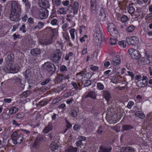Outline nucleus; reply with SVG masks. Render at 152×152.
Wrapping results in <instances>:
<instances>
[{"label": "nucleus", "mask_w": 152, "mask_h": 152, "mask_svg": "<svg viewBox=\"0 0 152 152\" xmlns=\"http://www.w3.org/2000/svg\"><path fill=\"white\" fill-rule=\"evenodd\" d=\"M19 8L18 4L16 1L12 2L10 18L12 21H17L20 20L18 11Z\"/></svg>", "instance_id": "f257e3e1"}, {"label": "nucleus", "mask_w": 152, "mask_h": 152, "mask_svg": "<svg viewBox=\"0 0 152 152\" xmlns=\"http://www.w3.org/2000/svg\"><path fill=\"white\" fill-rule=\"evenodd\" d=\"M69 1L68 0L64 1L62 2V4L65 6H68L66 9L68 12L69 13H73L74 15L77 14L79 4L76 1L73 2L72 5H69Z\"/></svg>", "instance_id": "f03ea898"}, {"label": "nucleus", "mask_w": 152, "mask_h": 152, "mask_svg": "<svg viewBox=\"0 0 152 152\" xmlns=\"http://www.w3.org/2000/svg\"><path fill=\"white\" fill-rule=\"evenodd\" d=\"M42 69L45 71L49 72L50 74H52L56 71V68L54 64L47 62L42 65Z\"/></svg>", "instance_id": "7ed1b4c3"}, {"label": "nucleus", "mask_w": 152, "mask_h": 152, "mask_svg": "<svg viewBox=\"0 0 152 152\" xmlns=\"http://www.w3.org/2000/svg\"><path fill=\"white\" fill-rule=\"evenodd\" d=\"M62 56L61 51L56 49L51 55L50 59L55 63H58L60 61Z\"/></svg>", "instance_id": "20e7f679"}, {"label": "nucleus", "mask_w": 152, "mask_h": 152, "mask_svg": "<svg viewBox=\"0 0 152 152\" xmlns=\"http://www.w3.org/2000/svg\"><path fill=\"white\" fill-rule=\"evenodd\" d=\"M11 137L13 141V143L15 144L21 143L23 139V135L22 133L18 134L14 132L11 135Z\"/></svg>", "instance_id": "39448f33"}, {"label": "nucleus", "mask_w": 152, "mask_h": 152, "mask_svg": "<svg viewBox=\"0 0 152 152\" xmlns=\"http://www.w3.org/2000/svg\"><path fill=\"white\" fill-rule=\"evenodd\" d=\"M94 37L96 42L98 43H100V41L102 39L100 29V28L98 26L96 27L94 31Z\"/></svg>", "instance_id": "423d86ee"}, {"label": "nucleus", "mask_w": 152, "mask_h": 152, "mask_svg": "<svg viewBox=\"0 0 152 152\" xmlns=\"http://www.w3.org/2000/svg\"><path fill=\"white\" fill-rule=\"evenodd\" d=\"M128 52L130 55L131 57L135 60L139 59L141 56L138 50L133 48L129 49L128 50Z\"/></svg>", "instance_id": "0eeeda50"}, {"label": "nucleus", "mask_w": 152, "mask_h": 152, "mask_svg": "<svg viewBox=\"0 0 152 152\" xmlns=\"http://www.w3.org/2000/svg\"><path fill=\"white\" fill-rule=\"evenodd\" d=\"M38 14L40 18L43 19L48 17V11L46 8H41L39 10Z\"/></svg>", "instance_id": "6e6552de"}, {"label": "nucleus", "mask_w": 152, "mask_h": 152, "mask_svg": "<svg viewBox=\"0 0 152 152\" xmlns=\"http://www.w3.org/2000/svg\"><path fill=\"white\" fill-rule=\"evenodd\" d=\"M126 41L129 45L136 46L138 43V39L135 36L128 37L126 39Z\"/></svg>", "instance_id": "1a4fd4ad"}, {"label": "nucleus", "mask_w": 152, "mask_h": 152, "mask_svg": "<svg viewBox=\"0 0 152 152\" xmlns=\"http://www.w3.org/2000/svg\"><path fill=\"white\" fill-rule=\"evenodd\" d=\"M53 37L51 36L46 39H41L39 40V42L42 45H47L51 44L53 42Z\"/></svg>", "instance_id": "9d476101"}, {"label": "nucleus", "mask_w": 152, "mask_h": 152, "mask_svg": "<svg viewBox=\"0 0 152 152\" xmlns=\"http://www.w3.org/2000/svg\"><path fill=\"white\" fill-rule=\"evenodd\" d=\"M38 3L41 7L48 8L49 7V3L47 0H39Z\"/></svg>", "instance_id": "9b49d317"}, {"label": "nucleus", "mask_w": 152, "mask_h": 152, "mask_svg": "<svg viewBox=\"0 0 152 152\" xmlns=\"http://www.w3.org/2000/svg\"><path fill=\"white\" fill-rule=\"evenodd\" d=\"M5 59L7 64H13L15 61L14 56L13 54L11 53L8 54Z\"/></svg>", "instance_id": "f8f14e48"}, {"label": "nucleus", "mask_w": 152, "mask_h": 152, "mask_svg": "<svg viewBox=\"0 0 152 152\" xmlns=\"http://www.w3.org/2000/svg\"><path fill=\"white\" fill-rule=\"evenodd\" d=\"M43 140V138L42 137H36L33 144V147L38 148L39 146Z\"/></svg>", "instance_id": "ddd939ff"}, {"label": "nucleus", "mask_w": 152, "mask_h": 152, "mask_svg": "<svg viewBox=\"0 0 152 152\" xmlns=\"http://www.w3.org/2000/svg\"><path fill=\"white\" fill-rule=\"evenodd\" d=\"M102 96L107 102H108L111 97V95L110 92L106 90H103L102 92Z\"/></svg>", "instance_id": "4468645a"}, {"label": "nucleus", "mask_w": 152, "mask_h": 152, "mask_svg": "<svg viewBox=\"0 0 152 152\" xmlns=\"http://www.w3.org/2000/svg\"><path fill=\"white\" fill-rule=\"evenodd\" d=\"M41 51L40 49L36 48L31 50L30 53L32 56H37L41 54Z\"/></svg>", "instance_id": "2eb2a0df"}, {"label": "nucleus", "mask_w": 152, "mask_h": 152, "mask_svg": "<svg viewBox=\"0 0 152 152\" xmlns=\"http://www.w3.org/2000/svg\"><path fill=\"white\" fill-rule=\"evenodd\" d=\"M112 148L111 147H105L100 146L99 148V152H111Z\"/></svg>", "instance_id": "dca6fc26"}, {"label": "nucleus", "mask_w": 152, "mask_h": 152, "mask_svg": "<svg viewBox=\"0 0 152 152\" xmlns=\"http://www.w3.org/2000/svg\"><path fill=\"white\" fill-rule=\"evenodd\" d=\"M150 55H149L147 56L146 58L142 57L140 58L139 60V62L143 64H149L150 63V61L148 58H150Z\"/></svg>", "instance_id": "f3484780"}, {"label": "nucleus", "mask_w": 152, "mask_h": 152, "mask_svg": "<svg viewBox=\"0 0 152 152\" xmlns=\"http://www.w3.org/2000/svg\"><path fill=\"white\" fill-rule=\"evenodd\" d=\"M121 59L119 56H116L113 58L112 63L115 66L119 65L121 63Z\"/></svg>", "instance_id": "a211bd4d"}, {"label": "nucleus", "mask_w": 152, "mask_h": 152, "mask_svg": "<svg viewBox=\"0 0 152 152\" xmlns=\"http://www.w3.org/2000/svg\"><path fill=\"white\" fill-rule=\"evenodd\" d=\"M137 86L139 87H144L146 86L148 84V81L140 80L136 82Z\"/></svg>", "instance_id": "6ab92c4d"}, {"label": "nucleus", "mask_w": 152, "mask_h": 152, "mask_svg": "<svg viewBox=\"0 0 152 152\" xmlns=\"http://www.w3.org/2000/svg\"><path fill=\"white\" fill-rule=\"evenodd\" d=\"M96 94L95 92L93 91H90L88 92L87 95L85 96V98L88 97H90L92 99H95L96 97Z\"/></svg>", "instance_id": "aec40b11"}, {"label": "nucleus", "mask_w": 152, "mask_h": 152, "mask_svg": "<svg viewBox=\"0 0 152 152\" xmlns=\"http://www.w3.org/2000/svg\"><path fill=\"white\" fill-rule=\"evenodd\" d=\"M52 129V124L49 123L47 126H46L43 130V132L44 133L47 134Z\"/></svg>", "instance_id": "412c9836"}, {"label": "nucleus", "mask_w": 152, "mask_h": 152, "mask_svg": "<svg viewBox=\"0 0 152 152\" xmlns=\"http://www.w3.org/2000/svg\"><path fill=\"white\" fill-rule=\"evenodd\" d=\"M133 149L129 147H124L121 148L120 152H132Z\"/></svg>", "instance_id": "4be33fe9"}, {"label": "nucleus", "mask_w": 152, "mask_h": 152, "mask_svg": "<svg viewBox=\"0 0 152 152\" xmlns=\"http://www.w3.org/2000/svg\"><path fill=\"white\" fill-rule=\"evenodd\" d=\"M58 147L59 145L58 144L55 142H52L50 145L51 150L52 151H54L56 150H57Z\"/></svg>", "instance_id": "5701e85b"}, {"label": "nucleus", "mask_w": 152, "mask_h": 152, "mask_svg": "<svg viewBox=\"0 0 152 152\" xmlns=\"http://www.w3.org/2000/svg\"><path fill=\"white\" fill-rule=\"evenodd\" d=\"M31 73L30 70L27 69L23 73V74L25 77L26 79L28 80L31 77Z\"/></svg>", "instance_id": "b1692460"}, {"label": "nucleus", "mask_w": 152, "mask_h": 152, "mask_svg": "<svg viewBox=\"0 0 152 152\" xmlns=\"http://www.w3.org/2000/svg\"><path fill=\"white\" fill-rule=\"evenodd\" d=\"M90 9L91 12L93 13L98 12V9L96 7V4H91Z\"/></svg>", "instance_id": "393cba45"}, {"label": "nucleus", "mask_w": 152, "mask_h": 152, "mask_svg": "<svg viewBox=\"0 0 152 152\" xmlns=\"http://www.w3.org/2000/svg\"><path fill=\"white\" fill-rule=\"evenodd\" d=\"M133 128L134 127L132 126L129 125L124 124L122 127V130L123 131H129Z\"/></svg>", "instance_id": "a878e982"}, {"label": "nucleus", "mask_w": 152, "mask_h": 152, "mask_svg": "<svg viewBox=\"0 0 152 152\" xmlns=\"http://www.w3.org/2000/svg\"><path fill=\"white\" fill-rule=\"evenodd\" d=\"M133 4H129V6L127 7L128 12L131 15H132L135 11V8L132 6Z\"/></svg>", "instance_id": "bb28decb"}, {"label": "nucleus", "mask_w": 152, "mask_h": 152, "mask_svg": "<svg viewBox=\"0 0 152 152\" xmlns=\"http://www.w3.org/2000/svg\"><path fill=\"white\" fill-rule=\"evenodd\" d=\"M135 115L136 117H138L141 119H143L145 117V115L142 111H138L135 113Z\"/></svg>", "instance_id": "cd10ccee"}, {"label": "nucleus", "mask_w": 152, "mask_h": 152, "mask_svg": "<svg viewBox=\"0 0 152 152\" xmlns=\"http://www.w3.org/2000/svg\"><path fill=\"white\" fill-rule=\"evenodd\" d=\"M85 73L83 71H82L77 74L76 77L79 80H81L85 76Z\"/></svg>", "instance_id": "c85d7f7f"}, {"label": "nucleus", "mask_w": 152, "mask_h": 152, "mask_svg": "<svg viewBox=\"0 0 152 152\" xmlns=\"http://www.w3.org/2000/svg\"><path fill=\"white\" fill-rule=\"evenodd\" d=\"M107 28L108 31L109 32H110L111 31H113V30L116 29L114 25L112 23H109L108 24Z\"/></svg>", "instance_id": "c756f323"}, {"label": "nucleus", "mask_w": 152, "mask_h": 152, "mask_svg": "<svg viewBox=\"0 0 152 152\" xmlns=\"http://www.w3.org/2000/svg\"><path fill=\"white\" fill-rule=\"evenodd\" d=\"M69 113L71 116L73 117H76L77 115V112L76 108H74L70 110Z\"/></svg>", "instance_id": "7c9ffc66"}, {"label": "nucleus", "mask_w": 152, "mask_h": 152, "mask_svg": "<svg viewBox=\"0 0 152 152\" xmlns=\"http://www.w3.org/2000/svg\"><path fill=\"white\" fill-rule=\"evenodd\" d=\"M63 77V75L61 74L58 75L55 78L56 81L58 83H60L62 81Z\"/></svg>", "instance_id": "2f4dec72"}, {"label": "nucleus", "mask_w": 152, "mask_h": 152, "mask_svg": "<svg viewBox=\"0 0 152 152\" xmlns=\"http://www.w3.org/2000/svg\"><path fill=\"white\" fill-rule=\"evenodd\" d=\"M111 35L114 37H117L119 36V34L118 30L116 29L113 30L109 32Z\"/></svg>", "instance_id": "473e14b6"}, {"label": "nucleus", "mask_w": 152, "mask_h": 152, "mask_svg": "<svg viewBox=\"0 0 152 152\" xmlns=\"http://www.w3.org/2000/svg\"><path fill=\"white\" fill-rule=\"evenodd\" d=\"M22 1L24 4L26 9L28 10L30 8L31 4L28 0H22Z\"/></svg>", "instance_id": "72a5a7b5"}, {"label": "nucleus", "mask_w": 152, "mask_h": 152, "mask_svg": "<svg viewBox=\"0 0 152 152\" xmlns=\"http://www.w3.org/2000/svg\"><path fill=\"white\" fill-rule=\"evenodd\" d=\"M31 93V92L30 91H27L23 92L20 95V98H23L25 97L28 96Z\"/></svg>", "instance_id": "f704fd0d"}, {"label": "nucleus", "mask_w": 152, "mask_h": 152, "mask_svg": "<svg viewBox=\"0 0 152 152\" xmlns=\"http://www.w3.org/2000/svg\"><path fill=\"white\" fill-rule=\"evenodd\" d=\"M12 65L11 64H7V66L4 67L3 70L5 72H7L11 71Z\"/></svg>", "instance_id": "c9c22d12"}, {"label": "nucleus", "mask_w": 152, "mask_h": 152, "mask_svg": "<svg viewBox=\"0 0 152 152\" xmlns=\"http://www.w3.org/2000/svg\"><path fill=\"white\" fill-rule=\"evenodd\" d=\"M9 111L10 114H12L16 113L18 111V109L15 107H13L10 108Z\"/></svg>", "instance_id": "e433bc0d"}, {"label": "nucleus", "mask_w": 152, "mask_h": 152, "mask_svg": "<svg viewBox=\"0 0 152 152\" xmlns=\"http://www.w3.org/2000/svg\"><path fill=\"white\" fill-rule=\"evenodd\" d=\"M77 148L76 147H71L66 150L65 152H77Z\"/></svg>", "instance_id": "4c0bfd02"}, {"label": "nucleus", "mask_w": 152, "mask_h": 152, "mask_svg": "<svg viewBox=\"0 0 152 152\" xmlns=\"http://www.w3.org/2000/svg\"><path fill=\"white\" fill-rule=\"evenodd\" d=\"M66 10L64 8H60L58 11V13L60 14L65 15L66 13Z\"/></svg>", "instance_id": "58836bf2"}, {"label": "nucleus", "mask_w": 152, "mask_h": 152, "mask_svg": "<svg viewBox=\"0 0 152 152\" xmlns=\"http://www.w3.org/2000/svg\"><path fill=\"white\" fill-rule=\"evenodd\" d=\"M18 71L19 70L17 66H15V65L12 64L11 71H12V73H16L18 72Z\"/></svg>", "instance_id": "ea45409f"}, {"label": "nucleus", "mask_w": 152, "mask_h": 152, "mask_svg": "<svg viewBox=\"0 0 152 152\" xmlns=\"http://www.w3.org/2000/svg\"><path fill=\"white\" fill-rule=\"evenodd\" d=\"M47 103V101L45 99H44L42 101L39 102L37 104V105L42 107L45 105Z\"/></svg>", "instance_id": "a19ab883"}, {"label": "nucleus", "mask_w": 152, "mask_h": 152, "mask_svg": "<svg viewBox=\"0 0 152 152\" xmlns=\"http://www.w3.org/2000/svg\"><path fill=\"white\" fill-rule=\"evenodd\" d=\"M50 21V23L52 26H56L58 24V20L56 18L52 19Z\"/></svg>", "instance_id": "79ce46f5"}, {"label": "nucleus", "mask_w": 152, "mask_h": 152, "mask_svg": "<svg viewBox=\"0 0 152 152\" xmlns=\"http://www.w3.org/2000/svg\"><path fill=\"white\" fill-rule=\"evenodd\" d=\"M25 116V114L23 113H18L16 115V118L18 119H20Z\"/></svg>", "instance_id": "37998d69"}, {"label": "nucleus", "mask_w": 152, "mask_h": 152, "mask_svg": "<svg viewBox=\"0 0 152 152\" xmlns=\"http://www.w3.org/2000/svg\"><path fill=\"white\" fill-rule=\"evenodd\" d=\"M110 39L111 41L110 42V43L111 45H115L117 44L116 42L118 41V40L116 38H110Z\"/></svg>", "instance_id": "c03bdc74"}, {"label": "nucleus", "mask_w": 152, "mask_h": 152, "mask_svg": "<svg viewBox=\"0 0 152 152\" xmlns=\"http://www.w3.org/2000/svg\"><path fill=\"white\" fill-rule=\"evenodd\" d=\"M135 28V27L133 25H130L126 28V31L129 32H132Z\"/></svg>", "instance_id": "a18cd8bd"}, {"label": "nucleus", "mask_w": 152, "mask_h": 152, "mask_svg": "<svg viewBox=\"0 0 152 152\" xmlns=\"http://www.w3.org/2000/svg\"><path fill=\"white\" fill-rule=\"evenodd\" d=\"M56 16V12L55 10L54 9H53L52 10V12L51 14L49 17L50 19H51L53 18L54 17H55Z\"/></svg>", "instance_id": "49530a36"}, {"label": "nucleus", "mask_w": 152, "mask_h": 152, "mask_svg": "<svg viewBox=\"0 0 152 152\" xmlns=\"http://www.w3.org/2000/svg\"><path fill=\"white\" fill-rule=\"evenodd\" d=\"M75 29L74 28L72 29L69 30V32L70 33V35L71 38L73 40H74L75 38L74 35Z\"/></svg>", "instance_id": "de8ad7c7"}, {"label": "nucleus", "mask_w": 152, "mask_h": 152, "mask_svg": "<svg viewBox=\"0 0 152 152\" xmlns=\"http://www.w3.org/2000/svg\"><path fill=\"white\" fill-rule=\"evenodd\" d=\"M118 45L121 47L125 48L126 46V42L125 41H120L118 42Z\"/></svg>", "instance_id": "09e8293b"}, {"label": "nucleus", "mask_w": 152, "mask_h": 152, "mask_svg": "<svg viewBox=\"0 0 152 152\" xmlns=\"http://www.w3.org/2000/svg\"><path fill=\"white\" fill-rule=\"evenodd\" d=\"M97 88L100 90H102L104 88V86L101 83H98L97 84Z\"/></svg>", "instance_id": "8fccbe9b"}, {"label": "nucleus", "mask_w": 152, "mask_h": 152, "mask_svg": "<svg viewBox=\"0 0 152 152\" xmlns=\"http://www.w3.org/2000/svg\"><path fill=\"white\" fill-rule=\"evenodd\" d=\"M103 131L102 130V126H100L98 129H97L96 131V133H97L99 134H102Z\"/></svg>", "instance_id": "3c124183"}, {"label": "nucleus", "mask_w": 152, "mask_h": 152, "mask_svg": "<svg viewBox=\"0 0 152 152\" xmlns=\"http://www.w3.org/2000/svg\"><path fill=\"white\" fill-rule=\"evenodd\" d=\"M74 16L73 15L68 14L66 15V19L69 22H70Z\"/></svg>", "instance_id": "603ef678"}, {"label": "nucleus", "mask_w": 152, "mask_h": 152, "mask_svg": "<svg viewBox=\"0 0 152 152\" xmlns=\"http://www.w3.org/2000/svg\"><path fill=\"white\" fill-rule=\"evenodd\" d=\"M90 68L92 71H96L98 70L99 68L97 66L92 65L90 66Z\"/></svg>", "instance_id": "864d4df0"}, {"label": "nucleus", "mask_w": 152, "mask_h": 152, "mask_svg": "<svg viewBox=\"0 0 152 152\" xmlns=\"http://www.w3.org/2000/svg\"><path fill=\"white\" fill-rule=\"evenodd\" d=\"M128 19V17L125 15H123L121 18V21L123 23L125 22Z\"/></svg>", "instance_id": "5fc2aeb1"}, {"label": "nucleus", "mask_w": 152, "mask_h": 152, "mask_svg": "<svg viewBox=\"0 0 152 152\" xmlns=\"http://www.w3.org/2000/svg\"><path fill=\"white\" fill-rule=\"evenodd\" d=\"M19 30L21 31H22L23 33H25L26 31L25 25L24 24L20 28Z\"/></svg>", "instance_id": "6e6d98bb"}, {"label": "nucleus", "mask_w": 152, "mask_h": 152, "mask_svg": "<svg viewBox=\"0 0 152 152\" xmlns=\"http://www.w3.org/2000/svg\"><path fill=\"white\" fill-rule=\"evenodd\" d=\"M27 23L29 25H31L34 23V19L31 17L29 18L28 19Z\"/></svg>", "instance_id": "4d7b16f0"}, {"label": "nucleus", "mask_w": 152, "mask_h": 152, "mask_svg": "<svg viewBox=\"0 0 152 152\" xmlns=\"http://www.w3.org/2000/svg\"><path fill=\"white\" fill-rule=\"evenodd\" d=\"M87 39L88 36L86 35H85L83 37L80 38V40L81 42H83L85 41L86 39Z\"/></svg>", "instance_id": "13d9d810"}, {"label": "nucleus", "mask_w": 152, "mask_h": 152, "mask_svg": "<svg viewBox=\"0 0 152 152\" xmlns=\"http://www.w3.org/2000/svg\"><path fill=\"white\" fill-rule=\"evenodd\" d=\"M71 84L72 85L74 88L77 91L78 90V86L76 82L72 81L71 82Z\"/></svg>", "instance_id": "bf43d9fd"}, {"label": "nucleus", "mask_w": 152, "mask_h": 152, "mask_svg": "<svg viewBox=\"0 0 152 152\" xmlns=\"http://www.w3.org/2000/svg\"><path fill=\"white\" fill-rule=\"evenodd\" d=\"M51 80V79L50 78H49L46 79L45 81H43L41 83V84L42 85H44L48 83Z\"/></svg>", "instance_id": "052dcab7"}, {"label": "nucleus", "mask_w": 152, "mask_h": 152, "mask_svg": "<svg viewBox=\"0 0 152 152\" xmlns=\"http://www.w3.org/2000/svg\"><path fill=\"white\" fill-rule=\"evenodd\" d=\"M97 12H98L97 13H98L99 12V15L105 17V14H104V11L103 9L102 8L100 9V11L98 10V11H97Z\"/></svg>", "instance_id": "680f3d73"}, {"label": "nucleus", "mask_w": 152, "mask_h": 152, "mask_svg": "<svg viewBox=\"0 0 152 152\" xmlns=\"http://www.w3.org/2000/svg\"><path fill=\"white\" fill-rule=\"evenodd\" d=\"M134 104V103L133 101H129L128 103L127 107L129 109H130L131 108L132 106Z\"/></svg>", "instance_id": "e2e57ef3"}, {"label": "nucleus", "mask_w": 152, "mask_h": 152, "mask_svg": "<svg viewBox=\"0 0 152 152\" xmlns=\"http://www.w3.org/2000/svg\"><path fill=\"white\" fill-rule=\"evenodd\" d=\"M63 36L65 39L67 41H69V37L68 34V33L65 34L63 35Z\"/></svg>", "instance_id": "0e129e2a"}, {"label": "nucleus", "mask_w": 152, "mask_h": 152, "mask_svg": "<svg viewBox=\"0 0 152 152\" xmlns=\"http://www.w3.org/2000/svg\"><path fill=\"white\" fill-rule=\"evenodd\" d=\"M91 81L87 80L86 81V82L84 84V86L85 87L91 85Z\"/></svg>", "instance_id": "69168bd1"}, {"label": "nucleus", "mask_w": 152, "mask_h": 152, "mask_svg": "<svg viewBox=\"0 0 152 152\" xmlns=\"http://www.w3.org/2000/svg\"><path fill=\"white\" fill-rule=\"evenodd\" d=\"M78 139L81 141H85L86 139V137H85L83 136H79L78 137Z\"/></svg>", "instance_id": "338daca9"}, {"label": "nucleus", "mask_w": 152, "mask_h": 152, "mask_svg": "<svg viewBox=\"0 0 152 152\" xmlns=\"http://www.w3.org/2000/svg\"><path fill=\"white\" fill-rule=\"evenodd\" d=\"M145 19L149 20L152 19V13L148 14L145 17Z\"/></svg>", "instance_id": "774afa93"}]
</instances>
